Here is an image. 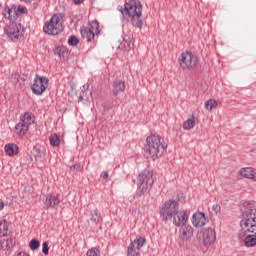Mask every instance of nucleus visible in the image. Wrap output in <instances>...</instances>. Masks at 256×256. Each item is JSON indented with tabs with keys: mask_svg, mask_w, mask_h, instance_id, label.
<instances>
[{
	"mask_svg": "<svg viewBox=\"0 0 256 256\" xmlns=\"http://www.w3.org/2000/svg\"><path fill=\"white\" fill-rule=\"evenodd\" d=\"M215 239H217V236L215 234V230H213L212 228H207L206 230H204L202 250L207 251V248L209 247V245H211V243H215Z\"/></svg>",
	"mask_w": 256,
	"mask_h": 256,
	"instance_id": "obj_12",
	"label": "nucleus"
},
{
	"mask_svg": "<svg viewBox=\"0 0 256 256\" xmlns=\"http://www.w3.org/2000/svg\"><path fill=\"white\" fill-rule=\"evenodd\" d=\"M49 87V78L45 76L35 75L34 83L31 86V91L34 95H43Z\"/></svg>",
	"mask_w": 256,
	"mask_h": 256,
	"instance_id": "obj_9",
	"label": "nucleus"
},
{
	"mask_svg": "<svg viewBox=\"0 0 256 256\" xmlns=\"http://www.w3.org/2000/svg\"><path fill=\"white\" fill-rule=\"evenodd\" d=\"M253 169H254L253 167H246V168L240 169L241 177H244L245 179H251L253 175Z\"/></svg>",
	"mask_w": 256,
	"mask_h": 256,
	"instance_id": "obj_25",
	"label": "nucleus"
},
{
	"mask_svg": "<svg viewBox=\"0 0 256 256\" xmlns=\"http://www.w3.org/2000/svg\"><path fill=\"white\" fill-rule=\"evenodd\" d=\"M212 211H214L215 215H219L221 213V206L219 204L213 205Z\"/></svg>",
	"mask_w": 256,
	"mask_h": 256,
	"instance_id": "obj_35",
	"label": "nucleus"
},
{
	"mask_svg": "<svg viewBox=\"0 0 256 256\" xmlns=\"http://www.w3.org/2000/svg\"><path fill=\"white\" fill-rule=\"evenodd\" d=\"M114 89L112 90L113 95L117 96L119 93H123L125 91V81L118 80L113 84Z\"/></svg>",
	"mask_w": 256,
	"mask_h": 256,
	"instance_id": "obj_20",
	"label": "nucleus"
},
{
	"mask_svg": "<svg viewBox=\"0 0 256 256\" xmlns=\"http://www.w3.org/2000/svg\"><path fill=\"white\" fill-rule=\"evenodd\" d=\"M16 256H29L27 252H19Z\"/></svg>",
	"mask_w": 256,
	"mask_h": 256,
	"instance_id": "obj_43",
	"label": "nucleus"
},
{
	"mask_svg": "<svg viewBox=\"0 0 256 256\" xmlns=\"http://www.w3.org/2000/svg\"><path fill=\"white\" fill-rule=\"evenodd\" d=\"M159 215L161 221H164V223L173 219V225H175V227L185 225L189 219L187 212L183 210L179 211V202L173 199L165 201L164 204L159 207Z\"/></svg>",
	"mask_w": 256,
	"mask_h": 256,
	"instance_id": "obj_2",
	"label": "nucleus"
},
{
	"mask_svg": "<svg viewBox=\"0 0 256 256\" xmlns=\"http://www.w3.org/2000/svg\"><path fill=\"white\" fill-rule=\"evenodd\" d=\"M11 223H9L7 220L0 221V237H7L9 235V226Z\"/></svg>",
	"mask_w": 256,
	"mask_h": 256,
	"instance_id": "obj_22",
	"label": "nucleus"
},
{
	"mask_svg": "<svg viewBox=\"0 0 256 256\" xmlns=\"http://www.w3.org/2000/svg\"><path fill=\"white\" fill-rule=\"evenodd\" d=\"M193 127H195V116H192L183 123V129H185V131H191Z\"/></svg>",
	"mask_w": 256,
	"mask_h": 256,
	"instance_id": "obj_28",
	"label": "nucleus"
},
{
	"mask_svg": "<svg viewBox=\"0 0 256 256\" xmlns=\"http://www.w3.org/2000/svg\"><path fill=\"white\" fill-rule=\"evenodd\" d=\"M15 11H16V16L19 19V17H22V15H27V13H29V10L27 9V7L23 6V5H15Z\"/></svg>",
	"mask_w": 256,
	"mask_h": 256,
	"instance_id": "obj_27",
	"label": "nucleus"
},
{
	"mask_svg": "<svg viewBox=\"0 0 256 256\" xmlns=\"http://www.w3.org/2000/svg\"><path fill=\"white\" fill-rule=\"evenodd\" d=\"M85 0H73L75 5H81V3H84Z\"/></svg>",
	"mask_w": 256,
	"mask_h": 256,
	"instance_id": "obj_42",
	"label": "nucleus"
},
{
	"mask_svg": "<svg viewBox=\"0 0 256 256\" xmlns=\"http://www.w3.org/2000/svg\"><path fill=\"white\" fill-rule=\"evenodd\" d=\"M2 15L4 19H8L10 23L17 21L18 18H17V12L15 10V4H13L11 7L6 6L2 11Z\"/></svg>",
	"mask_w": 256,
	"mask_h": 256,
	"instance_id": "obj_15",
	"label": "nucleus"
},
{
	"mask_svg": "<svg viewBox=\"0 0 256 256\" xmlns=\"http://www.w3.org/2000/svg\"><path fill=\"white\" fill-rule=\"evenodd\" d=\"M41 243L37 239H32L29 243V247L32 251H37V248L40 247Z\"/></svg>",
	"mask_w": 256,
	"mask_h": 256,
	"instance_id": "obj_31",
	"label": "nucleus"
},
{
	"mask_svg": "<svg viewBox=\"0 0 256 256\" xmlns=\"http://www.w3.org/2000/svg\"><path fill=\"white\" fill-rule=\"evenodd\" d=\"M19 77H21V74H19V73H14V74H12L11 76H10V81H11V83H14V85H17L18 83H19Z\"/></svg>",
	"mask_w": 256,
	"mask_h": 256,
	"instance_id": "obj_33",
	"label": "nucleus"
},
{
	"mask_svg": "<svg viewBox=\"0 0 256 256\" xmlns=\"http://www.w3.org/2000/svg\"><path fill=\"white\" fill-rule=\"evenodd\" d=\"M179 237L182 241H189L193 237V226L183 224L179 230Z\"/></svg>",
	"mask_w": 256,
	"mask_h": 256,
	"instance_id": "obj_14",
	"label": "nucleus"
},
{
	"mask_svg": "<svg viewBox=\"0 0 256 256\" xmlns=\"http://www.w3.org/2000/svg\"><path fill=\"white\" fill-rule=\"evenodd\" d=\"M250 179H252V181H256V168H253V170H252V176H251Z\"/></svg>",
	"mask_w": 256,
	"mask_h": 256,
	"instance_id": "obj_38",
	"label": "nucleus"
},
{
	"mask_svg": "<svg viewBox=\"0 0 256 256\" xmlns=\"http://www.w3.org/2000/svg\"><path fill=\"white\" fill-rule=\"evenodd\" d=\"M84 97H85V91H81V92H80V96H79V98H78V101H79V102L83 101Z\"/></svg>",
	"mask_w": 256,
	"mask_h": 256,
	"instance_id": "obj_40",
	"label": "nucleus"
},
{
	"mask_svg": "<svg viewBox=\"0 0 256 256\" xmlns=\"http://www.w3.org/2000/svg\"><path fill=\"white\" fill-rule=\"evenodd\" d=\"M4 149H5V153L9 157H15V155L19 153V146H17L16 144H6Z\"/></svg>",
	"mask_w": 256,
	"mask_h": 256,
	"instance_id": "obj_19",
	"label": "nucleus"
},
{
	"mask_svg": "<svg viewBox=\"0 0 256 256\" xmlns=\"http://www.w3.org/2000/svg\"><path fill=\"white\" fill-rule=\"evenodd\" d=\"M167 153V144L165 139L157 134H151L146 138L144 145V157L157 161Z\"/></svg>",
	"mask_w": 256,
	"mask_h": 256,
	"instance_id": "obj_3",
	"label": "nucleus"
},
{
	"mask_svg": "<svg viewBox=\"0 0 256 256\" xmlns=\"http://www.w3.org/2000/svg\"><path fill=\"white\" fill-rule=\"evenodd\" d=\"M90 221L94 223V225H99V223H103V216H101V212L99 210H92L90 212Z\"/></svg>",
	"mask_w": 256,
	"mask_h": 256,
	"instance_id": "obj_18",
	"label": "nucleus"
},
{
	"mask_svg": "<svg viewBox=\"0 0 256 256\" xmlns=\"http://www.w3.org/2000/svg\"><path fill=\"white\" fill-rule=\"evenodd\" d=\"M146 239L144 237H138L131 242L127 248L126 256H139L141 255V247L145 245Z\"/></svg>",
	"mask_w": 256,
	"mask_h": 256,
	"instance_id": "obj_11",
	"label": "nucleus"
},
{
	"mask_svg": "<svg viewBox=\"0 0 256 256\" xmlns=\"http://www.w3.org/2000/svg\"><path fill=\"white\" fill-rule=\"evenodd\" d=\"M241 220L238 238L245 247L256 246V208L253 202H243L240 206Z\"/></svg>",
	"mask_w": 256,
	"mask_h": 256,
	"instance_id": "obj_1",
	"label": "nucleus"
},
{
	"mask_svg": "<svg viewBox=\"0 0 256 256\" xmlns=\"http://www.w3.org/2000/svg\"><path fill=\"white\" fill-rule=\"evenodd\" d=\"M119 11L123 17H129L131 24L136 29L143 28V20L141 15L143 14V5L139 0H125L124 7L120 6Z\"/></svg>",
	"mask_w": 256,
	"mask_h": 256,
	"instance_id": "obj_4",
	"label": "nucleus"
},
{
	"mask_svg": "<svg viewBox=\"0 0 256 256\" xmlns=\"http://www.w3.org/2000/svg\"><path fill=\"white\" fill-rule=\"evenodd\" d=\"M23 1L24 3H31V1H34V0H21Z\"/></svg>",
	"mask_w": 256,
	"mask_h": 256,
	"instance_id": "obj_44",
	"label": "nucleus"
},
{
	"mask_svg": "<svg viewBox=\"0 0 256 256\" xmlns=\"http://www.w3.org/2000/svg\"><path fill=\"white\" fill-rule=\"evenodd\" d=\"M101 177L103 179H109V173L107 171H103L102 174H101Z\"/></svg>",
	"mask_w": 256,
	"mask_h": 256,
	"instance_id": "obj_39",
	"label": "nucleus"
},
{
	"mask_svg": "<svg viewBox=\"0 0 256 256\" xmlns=\"http://www.w3.org/2000/svg\"><path fill=\"white\" fill-rule=\"evenodd\" d=\"M65 15L63 13L54 14L48 21L44 23L43 31L46 35H59L63 31Z\"/></svg>",
	"mask_w": 256,
	"mask_h": 256,
	"instance_id": "obj_6",
	"label": "nucleus"
},
{
	"mask_svg": "<svg viewBox=\"0 0 256 256\" xmlns=\"http://www.w3.org/2000/svg\"><path fill=\"white\" fill-rule=\"evenodd\" d=\"M42 253H44V255H49V242H43Z\"/></svg>",
	"mask_w": 256,
	"mask_h": 256,
	"instance_id": "obj_34",
	"label": "nucleus"
},
{
	"mask_svg": "<svg viewBox=\"0 0 256 256\" xmlns=\"http://www.w3.org/2000/svg\"><path fill=\"white\" fill-rule=\"evenodd\" d=\"M4 208H5V203L3 202V200L0 199V211H3Z\"/></svg>",
	"mask_w": 256,
	"mask_h": 256,
	"instance_id": "obj_41",
	"label": "nucleus"
},
{
	"mask_svg": "<svg viewBox=\"0 0 256 256\" xmlns=\"http://www.w3.org/2000/svg\"><path fill=\"white\" fill-rule=\"evenodd\" d=\"M54 53H55V55H58V57H60V59H65V57H67V55H69V51L64 46L57 47L55 49Z\"/></svg>",
	"mask_w": 256,
	"mask_h": 256,
	"instance_id": "obj_24",
	"label": "nucleus"
},
{
	"mask_svg": "<svg viewBox=\"0 0 256 256\" xmlns=\"http://www.w3.org/2000/svg\"><path fill=\"white\" fill-rule=\"evenodd\" d=\"M28 131H29V127L23 122H19L15 126V133L16 135H20V137H23V135H26Z\"/></svg>",
	"mask_w": 256,
	"mask_h": 256,
	"instance_id": "obj_21",
	"label": "nucleus"
},
{
	"mask_svg": "<svg viewBox=\"0 0 256 256\" xmlns=\"http://www.w3.org/2000/svg\"><path fill=\"white\" fill-rule=\"evenodd\" d=\"M68 45H71L72 47H75L76 45H79V39L76 38V36H70L68 39Z\"/></svg>",
	"mask_w": 256,
	"mask_h": 256,
	"instance_id": "obj_32",
	"label": "nucleus"
},
{
	"mask_svg": "<svg viewBox=\"0 0 256 256\" xmlns=\"http://www.w3.org/2000/svg\"><path fill=\"white\" fill-rule=\"evenodd\" d=\"M15 245V238L0 240V251H9Z\"/></svg>",
	"mask_w": 256,
	"mask_h": 256,
	"instance_id": "obj_17",
	"label": "nucleus"
},
{
	"mask_svg": "<svg viewBox=\"0 0 256 256\" xmlns=\"http://www.w3.org/2000/svg\"><path fill=\"white\" fill-rule=\"evenodd\" d=\"M29 78L27 74H20L19 81L25 83V81Z\"/></svg>",
	"mask_w": 256,
	"mask_h": 256,
	"instance_id": "obj_36",
	"label": "nucleus"
},
{
	"mask_svg": "<svg viewBox=\"0 0 256 256\" xmlns=\"http://www.w3.org/2000/svg\"><path fill=\"white\" fill-rule=\"evenodd\" d=\"M59 203H61V200H59L58 194H48L44 202L47 209H55Z\"/></svg>",
	"mask_w": 256,
	"mask_h": 256,
	"instance_id": "obj_16",
	"label": "nucleus"
},
{
	"mask_svg": "<svg viewBox=\"0 0 256 256\" xmlns=\"http://www.w3.org/2000/svg\"><path fill=\"white\" fill-rule=\"evenodd\" d=\"M178 63L183 70L188 69L190 71L191 69H195L198 63L197 55L191 51L182 52L178 59Z\"/></svg>",
	"mask_w": 256,
	"mask_h": 256,
	"instance_id": "obj_8",
	"label": "nucleus"
},
{
	"mask_svg": "<svg viewBox=\"0 0 256 256\" xmlns=\"http://www.w3.org/2000/svg\"><path fill=\"white\" fill-rule=\"evenodd\" d=\"M70 169L73 171H81V164H74Z\"/></svg>",
	"mask_w": 256,
	"mask_h": 256,
	"instance_id": "obj_37",
	"label": "nucleus"
},
{
	"mask_svg": "<svg viewBox=\"0 0 256 256\" xmlns=\"http://www.w3.org/2000/svg\"><path fill=\"white\" fill-rule=\"evenodd\" d=\"M209 223V218L203 212H196L192 216V225L195 227H205Z\"/></svg>",
	"mask_w": 256,
	"mask_h": 256,
	"instance_id": "obj_13",
	"label": "nucleus"
},
{
	"mask_svg": "<svg viewBox=\"0 0 256 256\" xmlns=\"http://www.w3.org/2000/svg\"><path fill=\"white\" fill-rule=\"evenodd\" d=\"M49 141L52 147H59L61 145V137L58 134H52L49 137Z\"/></svg>",
	"mask_w": 256,
	"mask_h": 256,
	"instance_id": "obj_26",
	"label": "nucleus"
},
{
	"mask_svg": "<svg viewBox=\"0 0 256 256\" xmlns=\"http://www.w3.org/2000/svg\"><path fill=\"white\" fill-rule=\"evenodd\" d=\"M4 33H6L7 37L15 43L19 41V38L23 37V33H25V28H23L21 23L10 22L4 27Z\"/></svg>",
	"mask_w": 256,
	"mask_h": 256,
	"instance_id": "obj_7",
	"label": "nucleus"
},
{
	"mask_svg": "<svg viewBox=\"0 0 256 256\" xmlns=\"http://www.w3.org/2000/svg\"><path fill=\"white\" fill-rule=\"evenodd\" d=\"M205 108L208 110V111H213V109H216L217 108V101L213 100V99H210L208 101L205 102Z\"/></svg>",
	"mask_w": 256,
	"mask_h": 256,
	"instance_id": "obj_29",
	"label": "nucleus"
},
{
	"mask_svg": "<svg viewBox=\"0 0 256 256\" xmlns=\"http://www.w3.org/2000/svg\"><path fill=\"white\" fill-rule=\"evenodd\" d=\"M86 256H101V250L97 247H92L86 252Z\"/></svg>",
	"mask_w": 256,
	"mask_h": 256,
	"instance_id": "obj_30",
	"label": "nucleus"
},
{
	"mask_svg": "<svg viewBox=\"0 0 256 256\" xmlns=\"http://www.w3.org/2000/svg\"><path fill=\"white\" fill-rule=\"evenodd\" d=\"M33 114L32 113H29V112H25L24 115H22L20 117V121L24 124H26L28 127L29 125L33 124L34 123V120H33Z\"/></svg>",
	"mask_w": 256,
	"mask_h": 256,
	"instance_id": "obj_23",
	"label": "nucleus"
},
{
	"mask_svg": "<svg viewBox=\"0 0 256 256\" xmlns=\"http://www.w3.org/2000/svg\"><path fill=\"white\" fill-rule=\"evenodd\" d=\"M155 174L151 169H145L138 175L136 197H143L153 189Z\"/></svg>",
	"mask_w": 256,
	"mask_h": 256,
	"instance_id": "obj_5",
	"label": "nucleus"
},
{
	"mask_svg": "<svg viewBox=\"0 0 256 256\" xmlns=\"http://www.w3.org/2000/svg\"><path fill=\"white\" fill-rule=\"evenodd\" d=\"M80 33L83 39H86V41L90 43V41L95 39V35H99L101 33V30L99 29V21L93 20L90 23V27H83L80 30Z\"/></svg>",
	"mask_w": 256,
	"mask_h": 256,
	"instance_id": "obj_10",
	"label": "nucleus"
}]
</instances>
